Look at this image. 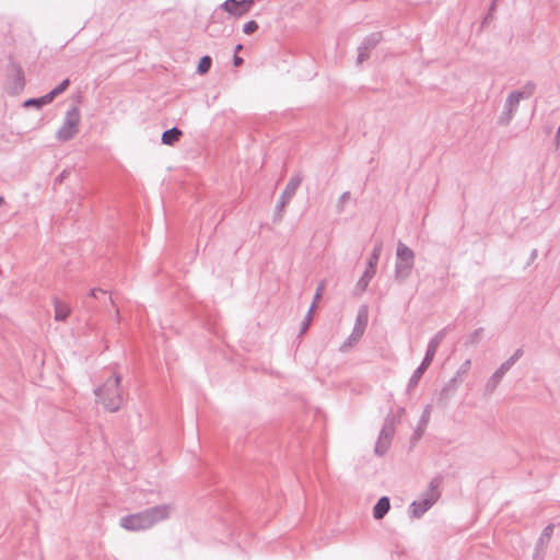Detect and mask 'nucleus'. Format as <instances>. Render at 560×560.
Listing matches in <instances>:
<instances>
[{"label": "nucleus", "instance_id": "f257e3e1", "mask_svg": "<svg viewBox=\"0 0 560 560\" xmlns=\"http://www.w3.org/2000/svg\"><path fill=\"white\" fill-rule=\"evenodd\" d=\"M174 508L172 504H162L129 514L120 518V526L127 530L137 532L151 528L155 524L167 520Z\"/></svg>", "mask_w": 560, "mask_h": 560}, {"label": "nucleus", "instance_id": "f03ea898", "mask_svg": "<svg viewBox=\"0 0 560 560\" xmlns=\"http://www.w3.org/2000/svg\"><path fill=\"white\" fill-rule=\"evenodd\" d=\"M96 402L101 404L108 412L118 411L124 405V392L121 388V376L114 374L101 386L94 389Z\"/></svg>", "mask_w": 560, "mask_h": 560}, {"label": "nucleus", "instance_id": "7ed1b4c3", "mask_svg": "<svg viewBox=\"0 0 560 560\" xmlns=\"http://www.w3.org/2000/svg\"><path fill=\"white\" fill-rule=\"evenodd\" d=\"M535 88L534 83L528 82L525 84L523 90L513 91L508 95L503 110L498 118L500 125L506 126L511 122L517 112L521 101L529 98L534 94Z\"/></svg>", "mask_w": 560, "mask_h": 560}, {"label": "nucleus", "instance_id": "20e7f679", "mask_svg": "<svg viewBox=\"0 0 560 560\" xmlns=\"http://www.w3.org/2000/svg\"><path fill=\"white\" fill-rule=\"evenodd\" d=\"M441 485L440 478H433L428 489L420 495V498L410 504V513L415 518L421 517L433 504L439 500L441 492L439 487Z\"/></svg>", "mask_w": 560, "mask_h": 560}, {"label": "nucleus", "instance_id": "39448f33", "mask_svg": "<svg viewBox=\"0 0 560 560\" xmlns=\"http://www.w3.org/2000/svg\"><path fill=\"white\" fill-rule=\"evenodd\" d=\"M415 264V253L402 242H398L396 249L395 280L404 282L411 273Z\"/></svg>", "mask_w": 560, "mask_h": 560}, {"label": "nucleus", "instance_id": "423d86ee", "mask_svg": "<svg viewBox=\"0 0 560 560\" xmlns=\"http://www.w3.org/2000/svg\"><path fill=\"white\" fill-rule=\"evenodd\" d=\"M81 115L77 106H72L65 116L61 127L58 129L56 137L60 141H69L79 132Z\"/></svg>", "mask_w": 560, "mask_h": 560}, {"label": "nucleus", "instance_id": "0eeeda50", "mask_svg": "<svg viewBox=\"0 0 560 560\" xmlns=\"http://www.w3.org/2000/svg\"><path fill=\"white\" fill-rule=\"evenodd\" d=\"M369 319L368 306L362 305L357 314L355 324L349 338L340 346V351H348L363 336Z\"/></svg>", "mask_w": 560, "mask_h": 560}, {"label": "nucleus", "instance_id": "6e6552de", "mask_svg": "<svg viewBox=\"0 0 560 560\" xmlns=\"http://www.w3.org/2000/svg\"><path fill=\"white\" fill-rule=\"evenodd\" d=\"M382 250L383 244L382 242H378L371 253L365 271L357 282L355 290L359 293H362L366 290L371 279L374 277Z\"/></svg>", "mask_w": 560, "mask_h": 560}, {"label": "nucleus", "instance_id": "1a4fd4ad", "mask_svg": "<svg viewBox=\"0 0 560 560\" xmlns=\"http://www.w3.org/2000/svg\"><path fill=\"white\" fill-rule=\"evenodd\" d=\"M302 183V175L301 174H295L293 175L284 190L282 191L281 196H280V199L276 206V212H275V220H281L282 217H283V212H284V208L289 205V202L291 201V199L293 198V196L295 195L299 186L301 185Z\"/></svg>", "mask_w": 560, "mask_h": 560}, {"label": "nucleus", "instance_id": "9d476101", "mask_svg": "<svg viewBox=\"0 0 560 560\" xmlns=\"http://www.w3.org/2000/svg\"><path fill=\"white\" fill-rule=\"evenodd\" d=\"M394 434V420L387 417L374 447V452L376 455L382 456L388 451Z\"/></svg>", "mask_w": 560, "mask_h": 560}, {"label": "nucleus", "instance_id": "9b49d317", "mask_svg": "<svg viewBox=\"0 0 560 560\" xmlns=\"http://www.w3.org/2000/svg\"><path fill=\"white\" fill-rule=\"evenodd\" d=\"M254 5L253 0H226L221 8L231 15L242 16L247 13Z\"/></svg>", "mask_w": 560, "mask_h": 560}, {"label": "nucleus", "instance_id": "f8f14e48", "mask_svg": "<svg viewBox=\"0 0 560 560\" xmlns=\"http://www.w3.org/2000/svg\"><path fill=\"white\" fill-rule=\"evenodd\" d=\"M447 334V328H443L439 330L429 341L427 352L423 359L424 365H430L432 360L434 359V355L436 353V350L441 342L444 340Z\"/></svg>", "mask_w": 560, "mask_h": 560}, {"label": "nucleus", "instance_id": "ddd939ff", "mask_svg": "<svg viewBox=\"0 0 560 560\" xmlns=\"http://www.w3.org/2000/svg\"><path fill=\"white\" fill-rule=\"evenodd\" d=\"M24 88V74L23 70L18 65H12L10 68V81L9 89L11 93L16 94Z\"/></svg>", "mask_w": 560, "mask_h": 560}, {"label": "nucleus", "instance_id": "4468645a", "mask_svg": "<svg viewBox=\"0 0 560 560\" xmlns=\"http://www.w3.org/2000/svg\"><path fill=\"white\" fill-rule=\"evenodd\" d=\"M390 509V502L387 497H382L373 508V517L382 520Z\"/></svg>", "mask_w": 560, "mask_h": 560}, {"label": "nucleus", "instance_id": "2eb2a0df", "mask_svg": "<svg viewBox=\"0 0 560 560\" xmlns=\"http://www.w3.org/2000/svg\"><path fill=\"white\" fill-rule=\"evenodd\" d=\"M54 305H55V319L60 320V322L66 320L68 318V316L70 315L69 305L57 300V299L55 300Z\"/></svg>", "mask_w": 560, "mask_h": 560}, {"label": "nucleus", "instance_id": "dca6fc26", "mask_svg": "<svg viewBox=\"0 0 560 560\" xmlns=\"http://www.w3.org/2000/svg\"><path fill=\"white\" fill-rule=\"evenodd\" d=\"M381 39H382L381 33H372V34L368 35L361 43L362 49H366L368 51H371L372 49H374L377 46V44L381 42Z\"/></svg>", "mask_w": 560, "mask_h": 560}, {"label": "nucleus", "instance_id": "f3484780", "mask_svg": "<svg viewBox=\"0 0 560 560\" xmlns=\"http://www.w3.org/2000/svg\"><path fill=\"white\" fill-rule=\"evenodd\" d=\"M180 136H182V131L178 128L173 127V128H171V129H168V130L163 132V135H162V142L164 144L171 145L174 142H176L179 139Z\"/></svg>", "mask_w": 560, "mask_h": 560}, {"label": "nucleus", "instance_id": "a211bd4d", "mask_svg": "<svg viewBox=\"0 0 560 560\" xmlns=\"http://www.w3.org/2000/svg\"><path fill=\"white\" fill-rule=\"evenodd\" d=\"M429 368V365H424L423 362H421V364L415 370L413 374L411 375L410 380H409V383H408V390H411L413 389L420 378L422 377L423 373L425 372V370Z\"/></svg>", "mask_w": 560, "mask_h": 560}, {"label": "nucleus", "instance_id": "6ab92c4d", "mask_svg": "<svg viewBox=\"0 0 560 560\" xmlns=\"http://www.w3.org/2000/svg\"><path fill=\"white\" fill-rule=\"evenodd\" d=\"M70 84V81L69 79H65L58 86H56L54 90H51L49 93H47L45 95V98L44 101L46 102H52V100L58 96L59 94H61L63 91L67 90V88L69 86Z\"/></svg>", "mask_w": 560, "mask_h": 560}, {"label": "nucleus", "instance_id": "aec40b11", "mask_svg": "<svg viewBox=\"0 0 560 560\" xmlns=\"http://www.w3.org/2000/svg\"><path fill=\"white\" fill-rule=\"evenodd\" d=\"M503 375L500 374L497 370L493 372V374L487 380V383L485 385V388L488 393H493L500 382L502 381Z\"/></svg>", "mask_w": 560, "mask_h": 560}, {"label": "nucleus", "instance_id": "412c9836", "mask_svg": "<svg viewBox=\"0 0 560 560\" xmlns=\"http://www.w3.org/2000/svg\"><path fill=\"white\" fill-rule=\"evenodd\" d=\"M552 532H553V525L552 524L546 526L545 529L542 530L541 535L539 536L536 546L538 548L545 549L546 546L548 545L549 540H550Z\"/></svg>", "mask_w": 560, "mask_h": 560}, {"label": "nucleus", "instance_id": "4be33fe9", "mask_svg": "<svg viewBox=\"0 0 560 560\" xmlns=\"http://www.w3.org/2000/svg\"><path fill=\"white\" fill-rule=\"evenodd\" d=\"M470 368H471V360L470 359L465 360L460 364V366L457 369L454 377L457 378L458 381L463 382L465 376L468 374Z\"/></svg>", "mask_w": 560, "mask_h": 560}, {"label": "nucleus", "instance_id": "5701e85b", "mask_svg": "<svg viewBox=\"0 0 560 560\" xmlns=\"http://www.w3.org/2000/svg\"><path fill=\"white\" fill-rule=\"evenodd\" d=\"M482 332H483V329L482 328H477L475 329L468 337L467 339L465 340V345L467 347H471V346H476L479 343V341L481 340V336H482Z\"/></svg>", "mask_w": 560, "mask_h": 560}, {"label": "nucleus", "instance_id": "b1692460", "mask_svg": "<svg viewBox=\"0 0 560 560\" xmlns=\"http://www.w3.org/2000/svg\"><path fill=\"white\" fill-rule=\"evenodd\" d=\"M460 384V381H458L455 377H452L442 388V395H445L447 397L450 394L454 393Z\"/></svg>", "mask_w": 560, "mask_h": 560}, {"label": "nucleus", "instance_id": "393cba45", "mask_svg": "<svg viewBox=\"0 0 560 560\" xmlns=\"http://www.w3.org/2000/svg\"><path fill=\"white\" fill-rule=\"evenodd\" d=\"M351 199V194L350 191H345L343 194L340 195V197L338 198L337 202H336V211L337 213H342L345 211V206L346 203Z\"/></svg>", "mask_w": 560, "mask_h": 560}, {"label": "nucleus", "instance_id": "a878e982", "mask_svg": "<svg viewBox=\"0 0 560 560\" xmlns=\"http://www.w3.org/2000/svg\"><path fill=\"white\" fill-rule=\"evenodd\" d=\"M430 413H431V407L430 406H427L424 408V411L420 418V421H419V427L417 429V434L420 435L422 430L427 427L428 422H429V419H430Z\"/></svg>", "mask_w": 560, "mask_h": 560}, {"label": "nucleus", "instance_id": "bb28decb", "mask_svg": "<svg viewBox=\"0 0 560 560\" xmlns=\"http://www.w3.org/2000/svg\"><path fill=\"white\" fill-rule=\"evenodd\" d=\"M212 60L209 56H203L197 67V72L200 74L207 73L211 68Z\"/></svg>", "mask_w": 560, "mask_h": 560}, {"label": "nucleus", "instance_id": "cd10ccee", "mask_svg": "<svg viewBox=\"0 0 560 560\" xmlns=\"http://www.w3.org/2000/svg\"><path fill=\"white\" fill-rule=\"evenodd\" d=\"M313 311H314V303L311 305V307L306 314V317H305L304 322L302 323L301 334H304L308 329V326H310V323H311L312 316H313Z\"/></svg>", "mask_w": 560, "mask_h": 560}, {"label": "nucleus", "instance_id": "c85d7f7f", "mask_svg": "<svg viewBox=\"0 0 560 560\" xmlns=\"http://www.w3.org/2000/svg\"><path fill=\"white\" fill-rule=\"evenodd\" d=\"M45 98V95L42 96V97H38V98H31V100H27L24 105L25 106H36V107H40L43 105H46V104H49L50 102H46L44 101Z\"/></svg>", "mask_w": 560, "mask_h": 560}, {"label": "nucleus", "instance_id": "c756f323", "mask_svg": "<svg viewBox=\"0 0 560 560\" xmlns=\"http://www.w3.org/2000/svg\"><path fill=\"white\" fill-rule=\"evenodd\" d=\"M369 56H370V51H368L366 49H362V46L360 45L358 48L357 63L358 65L363 63L365 60H368Z\"/></svg>", "mask_w": 560, "mask_h": 560}, {"label": "nucleus", "instance_id": "7c9ffc66", "mask_svg": "<svg viewBox=\"0 0 560 560\" xmlns=\"http://www.w3.org/2000/svg\"><path fill=\"white\" fill-rule=\"evenodd\" d=\"M258 28V24L255 21H249L244 24L243 32L245 34H252Z\"/></svg>", "mask_w": 560, "mask_h": 560}, {"label": "nucleus", "instance_id": "2f4dec72", "mask_svg": "<svg viewBox=\"0 0 560 560\" xmlns=\"http://www.w3.org/2000/svg\"><path fill=\"white\" fill-rule=\"evenodd\" d=\"M512 366L513 364L509 360H505L497 371L504 376Z\"/></svg>", "mask_w": 560, "mask_h": 560}, {"label": "nucleus", "instance_id": "473e14b6", "mask_svg": "<svg viewBox=\"0 0 560 560\" xmlns=\"http://www.w3.org/2000/svg\"><path fill=\"white\" fill-rule=\"evenodd\" d=\"M522 355H523V350L517 349L508 360L514 365Z\"/></svg>", "mask_w": 560, "mask_h": 560}, {"label": "nucleus", "instance_id": "72a5a7b5", "mask_svg": "<svg viewBox=\"0 0 560 560\" xmlns=\"http://www.w3.org/2000/svg\"><path fill=\"white\" fill-rule=\"evenodd\" d=\"M544 550L545 549L538 548L536 546V550H535V553L533 556V560H542L544 559Z\"/></svg>", "mask_w": 560, "mask_h": 560}, {"label": "nucleus", "instance_id": "f704fd0d", "mask_svg": "<svg viewBox=\"0 0 560 560\" xmlns=\"http://www.w3.org/2000/svg\"><path fill=\"white\" fill-rule=\"evenodd\" d=\"M324 282H320L318 288H317V291H316V294H315V298H314V303L322 296V292L324 290Z\"/></svg>", "mask_w": 560, "mask_h": 560}, {"label": "nucleus", "instance_id": "c9c22d12", "mask_svg": "<svg viewBox=\"0 0 560 560\" xmlns=\"http://www.w3.org/2000/svg\"><path fill=\"white\" fill-rule=\"evenodd\" d=\"M97 293L106 294V291H104L102 289H92L90 291L89 295L96 299L97 298Z\"/></svg>", "mask_w": 560, "mask_h": 560}, {"label": "nucleus", "instance_id": "e433bc0d", "mask_svg": "<svg viewBox=\"0 0 560 560\" xmlns=\"http://www.w3.org/2000/svg\"><path fill=\"white\" fill-rule=\"evenodd\" d=\"M233 63L235 67H238L243 63V59L241 57H238L237 55H234Z\"/></svg>", "mask_w": 560, "mask_h": 560}, {"label": "nucleus", "instance_id": "4c0bfd02", "mask_svg": "<svg viewBox=\"0 0 560 560\" xmlns=\"http://www.w3.org/2000/svg\"><path fill=\"white\" fill-rule=\"evenodd\" d=\"M243 48V46L241 44L236 45L235 47V54L238 52L241 49Z\"/></svg>", "mask_w": 560, "mask_h": 560}, {"label": "nucleus", "instance_id": "58836bf2", "mask_svg": "<svg viewBox=\"0 0 560 560\" xmlns=\"http://www.w3.org/2000/svg\"><path fill=\"white\" fill-rule=\"evenodd\" d=\"M536 256H537V250H536V249H534V250L532 252V254H530V257H532V259H534V258H536Z\"/></svg>", "mask_w": 560, "mask_h": 560}, {"label": "nucleus", "instance_id": "ea45409f", "mask_svg": "<svg viewBox=\"0 0 560 560\" xmlns=\"http://www.w3.org/2000/svg\"><path fill=\"white\" fill-rule=\"evenodd\" d=\"M115 318H116V320H120V315H119V311L118 310H116Z\"/></svg>", "mask_w": 560, "mask_h": 560}, {"label": "nucleus", "instance_id": "a19ab883", "mask_svg": "<svg viewBox=\"0 0 560 560\" xmlns=\"http://www.w3.org/2000/svg\"><path fill=\"white\" fill-rule=\"evenodd\" d=\"M4 202L3 197L0 196V206Z\"/></svg>", "mask_w": 560, "mask_h": 560}, {"label": "nucleus", "instance_id": "79ce46f5", "mask_svg": "<svg viewBox=\"0 0 560 560\" xmlns=\"http://www.w3.org/2000/svg\"><path fill=\"white\" fill-rule=\"evenodd\" d=\"M109 301H110V303H112L113 305L115 304V302H114V300H113V298H112V296H109Z\"/></svg>", "mask_w": 560, "mask_h": 560}]
</instances>
